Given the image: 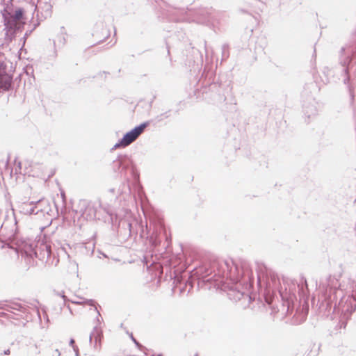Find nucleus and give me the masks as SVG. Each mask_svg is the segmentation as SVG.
<instances>
[{"label":"nucleus","mask_w":356,"mask_h":356,"mask_svg":"<svg viewBox=\"0 0 356 356\" xmlns=\"http://www.w3.org/2000/svg\"><path fill=\"white\" fill-rule=\"evenodd\" d=\"M154 98H155V97H154L152 98V99L149 102H145L143 100L139 101L138 102L137 105L135 106V108H136V106H138V107H141L142 108H143L145 111H147V112L149 111L152 108V102H153V100Z\"/></svg>","instance_id":"22"},{"label":"nucleus","mask_w":356,"mask_h":356,"mask_svg":"<svg viewBox=\"0 0 356 356\" xmlns=\"http://www.w3.org/2000/svg\"><path fill=\"white\" fill-rule=\"evenodd\" d=\"M126 332L129 334V336L131 339V340L134 341V334L132 332H129L128 331H126Z\"/></svg>","instance_id":"32"},{"label":"nucleus","mask_w":356,"mask_h":356,"mask_svg":"<svg viewBox=\"0 0 356 356\" xmlns=\"http://www.w3.org/2000/svg\"><path fill=\"white\" fill-rule=\"evenodd\" d=\"M66 32L64 27H60V32L56 36V40L54 41V47L61 48L66 43Z\"/></svg>","instance_id":"17"},{"label":"nucleus","mask_w":356,"mask_h":356,"mask_svg":"<svg viewBox=\"0 0 356 356\" xmlns=\"http://www.w3.org/2000/svg\"><path fill=\"white\" fill-rule=\"evenodd\" d=\"M110 191H111V193H114V192H115V189H114V188H111V189L110 190Z\"/></svg>","instance_id":"37"},{"label":"nucleus","mask_w":356,"mask_h":356,"mask_svg":"<svg viewBox=\"0 0 356 356\" xmlns=\"http://www.w3.org/2000/svg\"><path fill=\"white\" fill-rule=\"evenodd\" d=\"M102 333L99 330L97 327H95L93 331L90 334V343H92V341L94 340L95 344L94 346L96 347L98 343H100L101 341Z\"/></svg>","instance_id":"19"},{"label":"nucleus","mask_w":356,"mask_h":356,"mask_svg":"<svg viewBox=\"0 0 356 356\" xmlns=\"http://www.w3.org/2000/svg\"><path fill=\"white\" fill-rule=\"evenodd\" d=\"M347 289L352 292V297L356 296V280L350 279L348 280Z\"/></svg>","instance_id":"25"},{"label":"nucleus","mask_w":356,"mask_h":356,"mask_svg":"<svg viewBox=\"0 0 356 356\" xmlns=\"http://www.w3.org/2000/svg\"><path fill=\"white\" fill-rule=\"evenodd\" d=\"M147 348L135 339V356H145Z\"/></svg>","instance_id":"21"},{"label":"nucleus","mask_w":356,"mask_h":356,"mask_svg":"<svg viewBox=\"0 0 356 356\" xmlns=\"http://www.w3.org/2000/svg\"><path fill=\"white\" fill-rule=\"evenodd\" d=\"M60 353L58 349H56L54 351V354L52 356H60Z\"/></svg>","instance_id":"31"},{"label":"nucleus","mask_w":356,"mask_h":356,"mask_svg":"<svg viewBox=\"0 0 356 356\" xmlns=\"http://www.w3.org/2000/svg\"><path fill=\"white\" fill-rule=\"evenodd\" d=\"M74 343H75L74 340L73 339H71L70 341V346H71L73 348V346H75Z\"/></svg>","instance_id":"33"},{"label":"nucleus","mask_w":356,"mask_h":356,"mask_svg":"<svg viewBox=\"0 0 356 356\" xmlns=\"http://www.w3.org/2000/svg\"><path fill=\"white\" fill-rule=\"evenodd\" d=\"M143 215L145 219V223L140 219L138 223L135 216V232L140 229V238H146L150 245L154 248L153 253L150 255L147 254L139 257L140 265L146 268L150 273L153 270H159L163 264H167L170 259L169 252L167 250L170 241L168 240L163 222L161 219L153 217L150 213V207L147 205L146 215Z\"/></svg>","instance_id":"1"},{"label":"nucleus","mask_w":356,"mask_h":356,"mask_svg":"<svg viewBox=\"0 0 356 356\" xmlns=\"http://www.w3.org/2000/svg\"><path fill=\"white\" fill-rule=\"evenodd\" d=\"M217 87V84L215 82L211 83L209 85V90H213Z\"/></svg>","instance_id":"30"},{"label":"nucleus","mask_w":356,"mask_h":356,"mask_svg":"<svg viewBox=\"0 0 356 356\" xmlns=\"http://www.w3.org/2000/svg\"><path fill=\"white\" fill-rule=\"evenodd\" d=\"M331 276H329L327 280V286L323 293L324 301L326 302L327 306H331L332 302L337 299V288L336 286H330Z\"/></svg>","instance_id":"9"},{"label":"nucleus","mask_w":356,"mask_h":356,"mask_svg":"<svg viewBox=\"0 0 356 356\" xmlns=\"http://www.w3.org/2000/svg\"><path fill=\"white\" fill-rule=\"evenodd\" d=\"M229 56V45L227 44H224L222 46V60H225L227 59Z\"/></svg>","instance_id":"26"},{"label":"nucleus","mask_w":356,"mask_h":356,"mask_svg":"<svg viewBox=\"0 0 356 356\" xmlns=\"http://www.w3.org/2000/svg\"><path fill=\"white\" fill-rule=\"evenodd\" d=\"M28 36V34L26 33L25 36H24V38H26V37Z\"/></svg>","instance_id":"39"},{"label":"nucleus","mask_w":356,"mask_h":356,"mask_svg":"<svg viewBox=\"0 0 356 356\" xmlns=\"http://www.w3.org/2000/svg\"><path fill=\"white\" fill-rule=\"evenodd\" d=\"M70 302L78 305H89L91 307H93L90 308L91 310L97 313V316H100L99 312L95 305V301L92 299H86L81 297H78L76 300H71Z\"/></svg>","instance_id":"15"},{"label":"nucleus","mask_w":356,"mask_h":356,"mask_svg":"<svg viewBox=\"0 0 356 356\" xmlns=\"http://www.w3.org/2000/svg\"><path fill=\"white\" fill-rule=\"evenodd\" d=\"M48 207H49V204H48V202L47 201L46 204H40L38 209H47L49 211V209L47 208Z\"/></svg>","instance_id":"28"},{"label":"nucleus","mask_w":356,"mask_h":356,"mask_svg":"<svg viewBox=\"0 0 356 356\" xmlns=\"http://www.w3.org/2000/svg\"><path fill=\"white\" fill-rule=\"evenodd\" d=\"M167 54H168V56H170V49H169V47H167Z\"/></svg>","instance_id":"36"},{"label":"nucleus","mask_w":356,"mask_h":356,"mask_svg":"<svg viewBox=\"0 0 356 356\" xmlns=\"http://www.w3.org/2000/svg\"><path fill=\"white\" fill-rule=\"evenodd\" d=\"M135 204H137L138 200L140 205L142 213L146 215L147 205H149V201L147 198L145 193L143 191V187L139 183V175L135 172Z\"/></svg>","instance_id":"7"},{"label":"nucleus","mask_w":356,"mask_h":356,"mask_svg":"<svg viewBox=\"0 0 356 356\" xmlns=\"http://www.w3.org/2000/svg\"><path fill=\"white\" fill-rule=\"evenodd\" d=\"M67 307L69 309L70 314L74 315V312H73L72 309H71V307H70V305H67Z\"/></svg>","instance_id":"34"},{"label":"nucleus","mask_w":356,"mask_h":356,"mask_svg":"<svg viewBox=\"0 0 356 356\" xmlns=\"http://www.w3.org/2000/svg\"><path fill=\"white\" fill-rule=\"evenodd\" d=\"M1 14L3 19L5 40L10 42L15 38L17 33L24 29V10L19 8L13 12L5 8L1 11Z\"/></svg>","instance_id":"4"},{"label":"nucleus","mask_w":356,"mask_h":356,"mask_svg":"<svg viewBox=\"0 0 356 356\" xmlns=\"http://www.w3.org/2000/svg\"><path fill=\"white\" fill-rule=\"evenodd\" d=\"M257 284L259 287H262V285H266V291L268 294L274 293L275 291H278L281 297L284 299H287V300L293 301V298L296 299V296L293 293H289L288 296L286 289H285V291H282V286H280V282L277 275L270 274L269 277H266V280L262 283L261 281V275L260 273H257Z\"/></svg>","instance_id":"5"},{"label":"nucleus","mask_w":356,"mask_h":356,"mask_svg":"<svg viewBox=\"0 0 356 356\" xmlns=\"http://www.w3.org/2000/svg\"><path fill=\"white\" fill-rule=\"evenodd\" d=\"M220 268L222 272L221 275L220 272H218V277L221 276L222 278L230 280L235 284L228 290V298L235 302L243 298L250 299V297L241 291L236 284L240 283L246 289L253 286L254 278L250 264L245 260H240L237 262L232 259L225 260L220 264Z\"/></svg>","instance_id":"2"},{"label":"nucleus","mask_w":356,"mask_h":356,"mask_svg":"<svg viewBox=\"0 0 356 356\" xmlns=\"http://www.w3.org/2000/svg\"><path fill=\"white\" fill-rule=\"evenodd\" d=\"M33 251H35V245L33 244H25L20 248L22 257H24L25 261L29 265H33Z\"/></svg>","instance_id":"12"},{"label":"nucleus","mask_w":356,"mask_h":356,"mask_svg":"<svg viewBox=\"0 0 356 356\" xmlns=\"http://www.w3.org/2000/svg\"><path fill=\"white\" fill-rule=\"evenodd\" d=\"M56 295L58 296H60L63 300L65 302L66 300H68L67 299V297L65 296L64 294V292L61 291V292H57L56 293Z\"/></svg>","instance_id":"27"},{"label":"nucleus","mask_w":356,"mask_h":356,"mask_svg":"<svg viewBox=\"0 0 356 356\" xmlns=\"http://www.w3.org/2000/svg\"><path fill=\"white\" fill-rule=\"evenodd\" d=\"M302 109L304 115L308 118H310L312 116H314L317 113L314 99L309 97V102L307 103L304 102L302 104Z\"/></svg>","instance_id":"13"},{"label":"nucleus","mask_w":356,"mask_h":356,"mask_svg":"<svg viewBox=\"0 0 356 356\" xmlns=\"http://www.w3.org/2000/svg\"><path fill=\"white\" fill-rule=\"evenodd\" d=\"M73 350L74 351L75 356H79V350L78 346H73Z\"/></svg>","instance_id":"29"},{"label":"nucleus","mask_w":356,"mask_h":356,"mask_svg":"<svg viewBox=\"0 0 356 356\" xmlns=\"http://www.w3.org/2000/svg\"><path fill=\"white\" fill-rule=\"evenodd\" d=\"M47 200L41 199L37 201L35 203L31 202L29 204L31 207L30 209L26 210V212L29 214H38L40 213L44 214L45 213H48V211L47 209H38L40 204H46Z\"/></svg>","instance_id":"14"},{"label":"nucleus","mask_w":356,"mask_h":356,"mask_svg":"<svg viewBox=\"0 0 356 356\" xmlns=\"http://www.w3.org/2000/svg\"><path fill=\"white\" fill-rule=\"evenodd\" d=\"M149 124V122L147 121L138 126H135V140L145 131Z\"/></svg>","instance_id":"23"},{"label":"nucleus","mask_w":356,"mask_h":356,"mask_svg":"<svg viewBox=\"0 0 356 356\" xmlns=\"http://www.w3.org/2000/svg\"><path fill=\"white\" fill-rule=\"evenodd\" d=\"M297 287L298 289V296L300 297V300H301L302 298H304L306 296V292L305 291V288H307L306 280H304L301 284H298Z\"/></svg>","instance_id":"24"},{"label":"nucleus","mask_w":356,"mask_h":356,"mask_svg":"<svg viewBox=\"0 0 356 356\" xmlns=\"http://www.w3.org/2000/svg\"><path fill=\"white\" fill-rule=\"evenodd\" d=\"M132 143H134V129L124 134L123 137L111 147V151L125 148Z\"/></svg>","instance_id":"10"},{"label":"nucleus","mask_w":356,"mask_h":356,"mask_svg":"<svg viewBox=\"0 0 356 356\" xmlns=\"http://www.w3.org/2000/svg\"><path fill=\"white\" fill-rule=\"evenodd\" d=\"M120 165L122 168V171L124 170L125 177L129 175L131 177L134 176V165L132 161H131L128 163L125 156L120 159Z\"/></svg>","instance_id":"16"},{"label":"nucleus","mask_w":356,"mask_h":356,"mask_svg":"<svg viewBox=\"0 0 356 356\" xmlns=\"http://www.w3.org/2000/svg\"><path fill=\"white\" fill-rule=\"evenodd\" d=\"M212 273L213 270L208 265H204L199 266L198 268H195L191 270L188 280L185 282V286H180V293L183 294L185 293V287H186L188 284L191 286L190 289L187 291V294L189 293L193 286L195 282H197V286L201 288L205 287L210 289L213 282L214 286L218 285L217 283V282H218V277L216 278L217 274L215 273L213 275H212Z\"/></svg>","instance_id":"3"},{"label":"nucleus","mask_w":356,"mask_h":356,"mask_svg":"<svg viewBox=\"0 0 356 356\" xmlns=\"http://www.w3.org/2000/svg\"><path fill=\"white\" fill-rule=\"evenodd\" d=\"M13 84V76L8 71V62L3 54L0 53V92L9 90Z\"/></svg>","instance_id":"6"},{"label":"nucleus","mask_w":356,"mask_h":356,"mask_svg":"<svg viewBox=\"0 0 356 356\" xmlns=\"http://www.w3.org/2000/svg\"><path fill=\"white\" fill-rule=\"evenodd\" d=\"M356 297H348V299L343 302V300H341L339 306L341 307V312L345 314L350 315L356 310Z\"/></svg>","instance_id":"11"},{"label":"nucleus","mask_w":356,"mask_h":356,"mask_svg":"<svg viewBox=\"0 0 356 356\" xmlns=\"http://www.w3.org/2000/svg\"><path fill=\"white\" fill-rule=\"evenodd\" d=\"M10 350H9V349H8V350H5V351H4V354H5V355H9V354H10Z\"/></svg>","instance_id":"35"},{"label":"nucleus","mask_w":356,"mask_h":356,"mask_svg":"<svg viewBox=\"0 0 356 356\" xmlns=\"http://www.w3.org/2000/svg\"><path fill=\"white\" fill-rule=\"evenodd\" d=\"M129 227L131 228V223H129Z\"/></svg>","instance_id":"38"},{"label":"nucleus","mask_w":356,"mask_h":356,"mask_svg":"<svg viewBox=\"0 0 356 356\" xmlns=\"http://www.w3.org/2000/svg\"><path fill=\"white\" fill-rule=\"evenodd\" d=\"M51 254V246L47 241H38L35 245V251H33V257L38 258L40 261L48 259Z\"/></svg>","instance_id":"8"},{"label":"nucleus","mask_w":356,"mask_h":356,"mask_svg":"<svg viewBox=\"0 0 356 356\" xmlns=\"http://www.w3.org/2000/svg\"><path fill=\"white\" fill-rule=\"evenodd\" d=\"M96 217V209L95 207L90 202L87 211L84 213L83 218L87 220H92Z\"/></svg>","instance_id":"20"},{"label":"nucleus","mask_w":356,"mask_h":356,"mask_svg":"<svg viewBox=\"0 0 356 356\" xmlns=\"http://www.w3.org/2000/svg\"><path fill=\"white\" fill-rule=\"evenodd\" d=\"M89 204L90 202L88 200H81L77 203L76 208L74 209V211L83 218L84 213L87 211Z\"/></svg>","instance_id":"18"}]
</instances>
